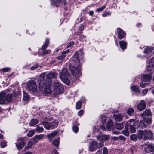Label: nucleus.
<instances>
[{"mask_svg":"<svg viewBox=\"0 0 154 154\" xmlns=\"http://www.w3.org/2000/svg\"><path fill=\"white\" fill-rule=\"evenodd\" d=\"M74 60L76 61L77 63L74 65L70 64L69 68L71 73L75 76L79 77L81 75V66L79 62V54L78 52H76L73 55Z\"/></svg>","mask_w":154,"mask_h":154,"instance_id":"f257e3e1","label":"nucleus"},{"mask_svg":"<svg viewBox=\"0 0 154 154\" xmlns=\"http://www.w3.org/2000/svg\"><path fill=\"white\" fill-rule=\"evenodd\" d=\"M45 73H42L40 75L41 78L39 83V86L40 90H43L44 91L47 93L50 94L51 93V91L50 89L51 85L50 81H46L43 79L45 76Z\"/></svg>","mask_w":154,"mask_h":154,"instance_id":"f03ea898","label":"nucleus"},{"mask_svg":"<svg viewBox=\"0 0 154 154\" xmlns=\"http://www.w3.org/2000/svg\"><path fill=\"white\" fill-rule=\"evenodd\" d=\"M152 135V132L149 130H139L138 131L137 133V136L138 139H141L143 138L144 141L151 139Z\"/></svg>","mask_w":154,"mask_h":154,"instance_id":"7ed1b4c3","label":"nucleus"},{"mask_svg":"<svg viewBox=\"0 0 154 154\" xmlns=\"http://www.w3.org/2000/svg\"><path fill=\"white\" fill-rule=\"evenodd\" d=\"M139 121H135L134 120L131 119L128 121L126 123L125 128L129 127L130 131L131 133H134L136 131V126L138 124Z\"/></svg>","mask_w":154,"mask_h":154,"instance_id":"20e7f679","label":"nucleus"},{"mask_svg":"<svg viewBox=\"0 0 154 154\" xmlns=\"http://www.w3.org/2000/svg\"><path fill=\"white\" fill-rule=\"evenodd\" d=\"M12 96L11 94H6L4 91L0 92V104H3L5 103V100L10 101L12 100Z\"/></svg>","mask_w":154,"mask_h":154,"instance_id":"39448f33","label":"nucleus"},{"mask_svg":"<svg viewBox=\"0 0 154 154\" xmlns=\"http://www.w3.org/2000/svg\"><path fill=\"white\" fill-rule=\"evenodd\" d=\"M27 88L30 91L34 92L36 91L37 85L36 82L34 80H30L27 82Z\"/></svg>","mask_w":154,"mask_h":154,"instance_id":"423d86ee","label":"nucleus"},{"mask_svg":"<svg viewBox=\"0 0 154 154\" xmlns=\"http://www.w3.org/2000/svg\"><path fill=\"white\" fill-rule=\"evenodd\" d=\"M49 42V39L48 38H46L45 41L44 43L43 44L41 48L43 50L42 54V55L48 54L50 52L51 50L49 49L45 50L48 46Z\"/></svg>","mask_w":154,"mask_h":154,"instance_id":"0eeeda50","label":"nucleus"},{"mask_svg":"<svg viewBox=\"0 0 154 154\" xmlns=\"http://www.w3.org/2000/svg\"><path fill=\"white\" fill-rule=\"evenodd\" d=\"M109 137V135H103L101 133H100L98 136L97 137V140H100L99 144L100 147H101L103 145V141L107 140Z\"/></svg>","mask_w":154,"mask_h":154,"instance_id":"6e6552de","label":"nucleus"},{"mask_svg":"<svg viewBox=\"0 0 154 154\" xmlns=\"http://www.w3.org/2000/svg\"><path fill=\"white\" fill-rule=\"evenodd\" d=\"M54 85L56 94H60L63 90V88L60 83L57 81L54 82Z\"/></svg>","mask_w":154,"mask_h":154,"instance_id":"1a4fd4ad","label":"nucleus"},{"mask_svg":"<svg viewBox=\"0 0 154 154\" xmlns=\"http://www.w3.org/2000/svg\"><path fill=\"white\" fill-rule=\"evenodd\" d=\"M16 146L18 149H22L25 144L24 140L23 137H20L18 138L15 143Z\"/></svg>","mask_w":154,"mask_h":154,"instance_id":"9d476101","label":"nucleus"},{"mask_svg":"<svg viewBox=\"0 0 154 154\" xmlns=\"http://www.w3.org/2000/svg\"><path fill=\"white\" fill-rule=\"evenodd\" d=\"M97 147V143L96 141H92L90 143L89 146V150L91 151H95Z\"/></svg>","mask_w":154,"mask_h":154,"instance_id":"9b49d317","label":"nucleus"},{"mask_svg":"<svg viewBox=\"0 0 154 154\" xmlns=\"http://www.w3.org/2000/svg\"><path fill=\"white\" fill-rule=\"evenodd\" d=\"M146 105L144 100H142L140 103L138 105L137 109L139 111H141L146 108Z\"/></svg>","mask_w":154,"mask_h":154,"instance_id":"f8f14e48","label":"nucleus"},{"mask_svg":"<svg viewBox=\"0 0 154 154\" xmlns=\"http://www.w3.org/2000/svg\"><path fill=\"white\" fill-rule=\"evenodd\" d=\"M117 110L115 111V113L113 114V117L117 121H121L122 120L123 116L121 113H117Z\"/></svg>","mask_w":154,"mask_h":154,"instance_id":"ddd939ff","label":"nucleus"},{"mask_svg":"<svg viewBox=\"0 0 154 154\" xmlns=\"http://www.w3.org/2000/svg\"><path fill=\"white\" fill-rule=\"evenodd\" d=\"M153 149V146L151 144H148L144 147V152L145 153H149L152 152Z\"/></svg>","mask_w":154,"mask_h":154,"instance_id":"4468645a","label":"nucleus"},{"mask_svg":"<svg viewBox=\"0 0 154 154\" xmlns=\"http://www.w3.org/2000/svg\"><path fill=\"white\" fill-rule=\"evenodd\" d=\"M118 33V38L120 39H122L124 37H125V34L124 32L120 28H118L117 29Z\"/></svg>","mask_w":154,"mask_h":154,"instance_id":"2eb2a0df","label":"nucleus"},{"mask_svg":"<svg viewBox=\"0 0 154 154\" xmlns=\"http://www.w3.org/2000/svg\"><path fill=\"white\" fill-rule=\"evenodd\" d=\"M69 75V73L67 71V69L64 68L62 69V70L60 72V78H63V77H67Z\"/></svg>","mask_w":154,"mask_h":154,"instance_id":"dca6fc26","label":"nucleus"},{"mask_svg":"<svg viewBox=\"0 0 154 154\" xmlns=\"http://www.w3.org/2000/svg\"><path fill=\"white\" fill-rule=\"evenodd\" d=\"M57 74L55 72H50L48 73L46 75L47 79L49 80L51 82V80L52 79L55 78L57 76Z\"/></svg>","mask_w":154,"mask_h":154,"instance_id":"f3484780","label":"nucleus"},{"mask_svg":"<svg viewBox=\"0 0 154 154\" xmlns=\"http://www.w3.org/2000/svg\"><path fill=\"white\" fill-rule=\"evenodd\" d=\"M113 122L111 120H109L106 124V129L108 131H111L114 128Z\"/></svg>","mask_w":154,"mask_h":154,"instance_id":"a211bd4d","label":"nucleus"},{"mask_svg":"<svg viewBox=\"0 0 154 154\" xmlns=\"http://www.w3.org/2000/svg\"><path fill=\"white\" fill-rule=\"evenodd\" d=\"M44 135L42 134H41L39 135H35L34 137L33 138V143L35 144L36 143L40 140L42 139L44 137Z\"/></svg>","mask_w":154,"mask_h":154,"instance_id":"6ab92c4d","label":"nucleus"},{"mask_svg":"<svg viewBox=\"0 0 154 154\" xmlns=\"http://www.w3.org/2000/svg\"><path fill=\"white\" fill-rule=\"evenodd\" d=\"M58 131H54L51 133L48 134L47 136L49 139V141H51L53 137H55L58 134Z\"/></svg>","mask_w":154,"mask_h":154,"instance_id":"aec40b11","label":"nucleus"},{"mask_svg":"<svg viewBox=\"0 0 154 154\" xmlns=\"http://www.w3.org/2000/svg\"><path fill=\"white\" fill-rule=\"evenodd\" d=\"M151 76L150 74L143 75H142L141 80L144 81H148L151 80Z\"/></svg>","mask_w":154,"mask_h":154,"instance_id":"412c9836","label":"nucleus"},{"mask_svg":"<svg viewBox=\"0 0 154 154\" xmlns=\"http://www.w3.org/2000/svg\"><path fill=\"white\" fill-rule=\"evenodd\" d=\"M142 116L151 117L152 113L150 110L146 109L141 114Z\"/></svg>","mask_w":154,"mask_h":154,"instance_id":"4be33fe9","label":"nucleus"},{"mask_svg":"<svg viewBox=\"0 0 154 154\" xmlns=\"http://www.w3.org/2000/svg\"><path fill=\"white\" fill-rule=\"evenodd\" d=\"M143 119V120L146 123L150 124L152 122L151 117L142 116Z\"/></svg>","mask_w":154,"mask_h":154,"instance_id":"5701e85b","label":"nucleus"},{"mask_svg":"<svg viewBox=\"0 0 154 154\" xmlns=\"http://www.w3.org/2000/svg\"><path fill=\"white\" fill-rule=\"evenodd\" d=\"M154 49L153 47L148 46L145 48L143 52L145 54H148L152 52Z\"/></svg>","mask_w":154,"mask_h":154,"instance_id":"b1692460","label":"nucleus"},{"mask_svg":"<svg viewBox=\"0 0 154 154\" xmlns=\"http://www.w3.org/2000/svg\"><path fill=\"white\" fill-rule=\"evenodd\" d=\"M119 43L121 48L123 50L126 48L127 43L126 42L124 41H120Z\"/></svg>","mask_w":154,"mask_h":154,"instance_id":"393cba45","label":"nucleus"},{"mask_svg":"<svg viewBox=\"0 0 154 154\" xmlns=\"http://www.w3.org/2000/svg\"><path fill=\"white\" fill-rule=\"evenodd\" d=\"M63 0H50L51 4L52 5L56 7L58 6L57 3H61Z\"/></svg>","mask_w":154,"mask_h":154,"instance_id":"a878e982","label":"nucleus"},{"mask_svg":"<svg viewBox=\"0 0 154 154\" xmlns=\"http://www.w3.org/2000/svg\"><path fill=\"white\" fill-rule=\"evenodd\" d=\"M41 123L44 125L45 128L46 129L48 130L51 128L50 127V123L44 121L42 122Z\"/></svg>","mask_w":154,"mask_h":154,"instance_id":"bb28decb","label":"nucleus"},{"mask_svg":"<svg viewBox=\"0 0 154 154\" xmlns=\"http://www.w3.org/2000/svg\"><path fill=\"white\" fill-rule=\"evenodd\" d=\"M131 88L132 91L134 92L138 93L139 92L140 90L139 88L135 85L131 86Z\"/></svg>","mask_w":154,"mask_h":154,"instance_id":"cd10ccee","label":"nucleus"},{"mask_svg":"<svg viewBox=\"0 0 154 154\" xmlns=\"http://www.w3.org/2000/svg\"><path fill=\"white\" fill-rule=\"evenodd\" d=\"M139 128L143 129L146 127V125L143 122V120L140 121L139 122V125L138 126Z\"/></svg>","mask_w":154,"mask_h":154,"instance_id":"c85d7f7f","label":"nucleus"},{"mask_svg":"<svg viewBox=\"0 0 154 154\" xmlns=\"http://www.w3.org/2000/svg\"><path fill=\"white\" fill-rule=\"evenodd\" d=\"M58 122L53 121L50 123V128L53 129L57 127L58 126Z\"/></svg>","mask_w":154,"mask_h":154,"instance_id":"c756f323","label":"nucleus"},{"mask_svg":"<svg viewBox=\"0 0 154 154\" xmlns=\"http://www.w3.org/2000/svg\"><path fill=\"white\" fill-rule=\"evenodd\" d=\"M23 100L25 101H26L29 99V96L24 91H23Z\"/></svg>","mask_w":154,"mask_h":154,"instance_id":"7c9ffc66","label":"nucleus"},{"mask_svg":"<svg viewBox=\"0 0 154 154\" xmlns=\"http://www.w3.org/2000/svg\"><path fill=\"white\" fill-rule=\"evenodd\" d=\"M38 121L36 119H32L30 122L29 125L31 126H33L37 124Z\"/></svg>","mask_w":154,"mask_h":154,"instance_id":"2f4dec72","label":"nucleus"},{"mask_svg":"<svg viewBox=\"0 0 154 154\" xmlns=\"http://www.w3.org/2000/svg\"><path fill=\"white\" fill-rule=\"evenodd\" d=\"M60 79L63 81L67 85H69L70 83L69 80L66 77H63V78H60Z\"/></svg>","mask_w":154,"mask_h":154,"instance_id":"473e14b6","label":"nucleus"},{"mask_svg":"<svg viewBox=\"0 0 154 154\" xmlns=\"http://www.w3.org/2000/svg\"><path fill=\"white\" fill-rule=\"evenodd\" d=\"M35 130L38 133H41L43 131V128L39 126V125H38L36 126Z\"/></svg>","mask_w":154,"mask_h":154,"instance_id":"72a5a7b5","label":"nucleus"},{"mask_svg":"<svg viewBox=\"0 0 154 154\" xmlns=\"http://www.w3.org/2000/svg\"><path fill=\"white\" fill-rule=\"evenodd\" d=\"M131 140L134 141H136L137 140V137L136 135L133 134L130 136Z\"/></svg>","mask_w":154,"mask_h":154,"instance_id":"f704fd0d","label":"nucleus"},{"mask_svg":"<svg viewBox=\"0 0 154 154\" xmlns=\"http://www.w3.org/2000/svg\"><path fill=\"white\" fill-rule=\"evenodd\" d=\"M84 26L83 25H81L79 27V31L78 32H75V35H79L84 29Z\"/></svg>","mask_w":154,"mask_h":154,"instance_id":"c9c22d12","label":"nucleus"},{"mask_svg":"<svg viewBox=\"0 0 154 154\" xmlns=\"http://www.w3.org/2000/svg\"><path fill=\"white\" fill-rule=\"evenodd\" d=\"M134 110L132 108H129L127 111V114L130 116H131L133 115L134 113Z\"/></svg>","mask_w":154,"mask_h":154,"instance_id":"e433bc0d","label":"nucleus"},{"mask_svg":"<svg viewBox=\"0 0 154 154\" xmlns=\"http://www.w3.org/2000/svg\"><path fill=\"white\" fill-rule=\"evenodd\" d=\"M106 120L107 117L105 115L103 114L101 116V120L103 124L104 123L106 122Z\"/></svg>","mask_w":154,"mask_h":154,"instance_id":"4c0bfd02","label":"nucleus"},{"mask_svg":"<svg viewBox=\"0 0 154 154\" xmlns=\"http://www.w3.org/2000/svg\"><path fill=\"white\" fill-rule=\"evenodd\" d=\"M116 126L117 129L119 130H121L124 127V125L122 123H117L116 125Z\"/></svg>","mask_w":154,"mask_h":154,"instance_id":"58836bf2","label":"nucleus"},{"mask_svg":"<svg viewBox=\"0 0 154 154\" xmlns=\"http://www.w3.org/2000/svg\"><path fill=\"white\" fill-rule=\"evenodd\" d=\"M53 144L57 147L59 146V141L58 139H56L52 142Z\"/></svg>","mask_w":154,"mask_h":154,"instance_id":"ea45409f","label":"nucleus"},{"mask_svg":"<svg viewBox=\"0 0 154 154\" xmlns=\"http://www.w3.org/2000/svg\"><path fill=\"white\" fill-rule=\"evenodd\" d=\"M111 13L110 11H105L102 14L103 17H106L108 16H109L111 15Z\"/></svg>","mask_w":154,"mask_h":154,"instance_id":"a19ab883","label":"nucleus"},{"mask_svg":"<svg viewBox=\"0 0 154 154\" xmlns=\"http://www.w3.org/2000/svg\"><path fill=\"white\" fill-rule=\"evenodd\" d=\"M76 109H79L81 108V102L80 101H78L76 103Z\"/></svg>","mask_w":154,"mask_h":154,"instance_id":"79ce46f5","label":"nucleus"},{"mask_svg":"<svg viewBox=\"0 0 154 154\" xmlns=\"http://www.w3.org/2000/svg\"><path fill=\"white\" fill-rule=\"evenodd\" d=\"M149 65L152 67L154 66V56L152 57L150 60Z\"/></svg>","mask_w":154,"mask_h":154,"instance_id":"37998d69","label":"nucleus"},{"mask_svg":"<svg viewBox=\"0 0 154 154\" xmlns=\"http://www.w3.org/2000/svg\"><path fill=\"white\" fill-rule=\"evenodd\" d=\"M73 131L75 133L78 132L79 130V128L76 125H74L72 128Z\"/></svg>","mask_w":154,"mask_h":154,"instance_id":"c03bdc74","label":"nucleus"},{"mask_svg":"<svg viewBox=\"0 0 154 154\" xmlns=\"http://www.w3.org/2000/svg\"><path fill=\"white\" fill-rule=\"evenodd\" d=\"M66 57V54H63L62 52L61 55L57 57V59L59 60H61L63 59Z\"/></svg>","mask_w":154,"mask_h":154,"instance_id":"a18cd8bd","label":"nucleus"},{"mask_svg":"<svg viewBox=\"0 0 154 154\" xmlns=\"http://www.w3.org/2000/svg\"><path fill=\"white\" fill-rule=\"evenodd\" d=\"M34 134V132L33 130H30L27 134V135L29 137H31Z\"/></svg>","mask_w":154,"mask_h":154,"instance_id":"49530a36","label":"nucleus"},{"mask_svg":"<svg viewBox=\"0 0 154 154\" xmlns=\"http://www.w3.org/2000/svg\"><path fill=\"white\" fill-rule=\"evenodd\" d=\"M105 7H106L105 6H103L101 7H100V8L97 9L95 11L96 12H97L101 11H103L105 8Z\"/></svg>","mask_w":154,"mask_h":154,"instance_id":"de8ad7c7","label":"nucleus"},{"mask_svg":"<svg viewBox=\"0 0 154 154\" xmlns=\"http://www.w3.org/2000/svg\"><path fill=\"white\" fill-rule=\"evenodd\" d=\"M6 146V143L4 140L1 142V146L2 148H4Z\"/></svg>","mask_w":154,"mask_h":154,"instance_id":"09e8293b","label":"nucleus"},{"mask_svg":"<svg viewBox=\"0 0 154 154\" xmlns=\"http://www.w3.org/2000/svg\"><path fill=\"white\" fill-rule=\"evenodd\" d=\"M38 65L37 64H36L35 65L32 66L31 68L30 69L32 70H33L35 69H37L38 68Z\"/></svg>","mask_w":154,"mask_h":154,"instance_id":"8fccbe9b","label":"nucleus"},{"mask_svg":"<svg viewBox=\"0 0 154 154\" xmlns=\"http://www.w3.org/2000/svg\"><path fill=\"white\" fill-rule=\"evenodd\" d=\"M10 69L9 68H5L2 69H1V70L4 72H8L10 70Z\"/></svg>","mask_w":154,"mask_h":154,"instance_id":"3c124183","label":"nucleus"},{"mask_svg":"<svg viewBox=\"0 0 154 154\" xmlns=\"http://www.w3.org/2000/svg\"><path fill=\"white\" fill-rule=\"evenodd\" d=\"M122 133L126 136H128L129 135V133L127 130H124L122 131Z\"/></svg>","mask_w":154,"mask_h":154,"instance_id":"603ef678","label":"nucleus"},{"mask_svg":"<svg viewBox=\"0 0 154 154\" xmlns=\"http://www.w3.org/2000/svg\"><path fill=\"white\" fill-rule=\"evenodd\" d=\"M33 145V143L31 141H29L28 143V146L27 147L28 149L32 147Z\"/></svg>","mask_w":154,"mask_h":154,"instance_id":"864d4df0","label":"nucleus"},{"mask_svg":"<svg viewBox=\"0 0 154 154\" xmlns=\"http://www.w3.org/2000/svg\"><path fill=\"white\" fill-rule=\"evenodd\" d=\"M103 154H108V150L106 148L104 147L103 150Z\"/></svg>","mask_w":154,"mask_h":154,"instance_id":"5fc2aeb1","label":"nucleus"},{"mask_svg":"<svg viewBox=\"0 0 154 154\" xmlns=\"http://www.w3.org/2000/svg\"><path fill=\"white\" fill-rule=\"evenodd\" d=\"M143 81H142L140 83V85L141 87L144 88L145 87L146 84L145 83H143Z\"/></svg>","mask_w":154,"mask_h":154,"instance_id":"6e6d98bb","label":"nucleus"},{"mask_svg":"<svg viewBox=\"0 0 154 154\" xmlns=\"http://www.w3.org/2000/svg\"><path fill=\"white\" fill-rule=\"evenodd\" d=\"M148 91V90L147 89H145L143 90L142 91V94L143 95H145L146 94Z\"/></svg>","mask_w":154,"mask_h":154,"instance_id":"4d7b16f0","label":"nucleus"},{"mask_svg":"<svg viewBox=\"0 0 154 154\" xmlns=\"http://www.w3.org/2000/svg\"><path fill=\"white\" fill-rule=\"evenodd\" d=\"M83 113V111L82 110H81L79 111L78 112V115L79 116H81L82 115Z\"/></svg>","mask_w":154,"mask_h":154,"instance_id":"13d9d810","label":"nucleus"},{"mask_svg":"<svg viewBox=\"0 0 154 154\" xmlns=\"http://www.w3.org/2000/svg\"><path fill=\"white\" fill-rule=\"evenodd\" d=\"M74 44V42L73 41L70 42L68 44L67 47H71V46L73 45Z\"/></svg>","mask_w":154,"mask_h":154,"instance_id":"bf43d9fd","label":"nucleus"},{"mask_svg":"<svg viewBox=\"0 0 154 154\" xmlns=\"http://www.w3.org/2000/svg\"><path fill=\"white\" fill-rule=\"evenodd\" d=\"M13 94L15 97H17L19 94V91H14L13 92Z\"/></svg>","mask_w":154,"mask_h":154,"instance_id":"052dcab7","label":"nucleus"},{"mask_svg":"<svg viewBox=\"0 0 154 154\" xmlns=\"http://www.w3.org/2000/svg\"><path fill=\"white\" fill-rule=\"evenodd\" d=\"M152 67L151 66H150L149 65V66H148V67L147 68V69L148 72H150V71H151V69Z\"/></svg>","mask_w":154,"mask_h":154,"instance_id":"680f3d73","label":"nucleus"},{"mask_svg":"<svg viewBox=\"0 0 154 154\" xmlns=\"http://www.w3.org/2000/svg\"><path fill=\"white\" fill-rule=\"evenodd\" d=\"M94 14V12L93 11H90L88 12V14L89 15L91 16Z\"/></svg>","mask_w":154,"mask_h":154,"instance_id":"e2e57ef3","label":"nucleus"},{"mask_svg":"<svg viewBox=\"0 0 154 154\" xmlns=\"http://www.w3.org/2000/svg\"><path fill=\"white\" fill-rule=\"evenodd\" d=\"M119 138L122 140H125V138L122 135H121L119 136Z\"/></svg>","mask_w":154,"mask_h":154,"instance_id":"0e129e2a","label":"nucleus"},{"mask_svg":"<svg viewBox=\"0 0 154 154\" xmlns=\"http://www.w3.org/2000/svg\"><path fill=\"white\" fill-rule=\"evenodd\" d=\"M85 38V37L83 35H81L79 37V39L81 41H82Z\"/></svg>","mask_w":154,"mask_h":154,"instance_id":"69168bd1","label":"nucleus"},{"mask_svg":"<svg viewBox=\"0 0 154 154\" xmlns=\"http://www.w3.org/2000/svg\"><path fill=\"white\" fill-rule=\"evenodd\" d=\"M46 119V120H48L49 121H52L53 119V118L51 117H49L48 118H45V119Z\"/></svg>","mask_w":154,"mask_h":154,"instance_id":"338daca9","label":"nucleus"},{"mask_svg":"<svg viewBox=\"0 0 154 154\" xmlns=\"http://www.w3.org/2000/svg\"><path fill=\"white\" fill-rule=\"evenodd\" d=\"M52 154H58V153L57 150H54L52 151Z\"/></svg>","mask_w":154,"mask_h":154,"instance_id":"774afa93","label":"nucleus"}]
</instances>
